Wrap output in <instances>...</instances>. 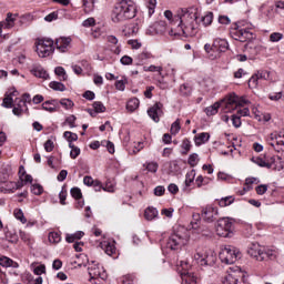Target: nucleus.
I'll return each mask as SVG.
<instances>
[{"label":"nucleus","instance_id":"c9c22d12","mask_svg":"<svg viewBox=\"0 0 284 284\" xmlns=\"http://www.w3.org/2000/svg\"><path fill=\"white\" fill-rule=\"evenodd\" d=\"M49 87L51 88V90H55V92H65V84L61 82H58V81L50 82Z\"/></svg>","mask_w":284,"mask_h":284},{"label":"nucleus","instance_id":"0eeeda50","mask_svg":"<svg viewBox=\"0 0 284 284\" xmlns=\"http://www.w3.org/2000/svg\"><path fill=\"white\" fill-rule=\"evenodd\" d=\"M187 241H190V236H187L186 232L176 231L172 233L171 236L169 237L166 246L170 250H181L183 245L187 244Z\"/></svg>","mask_w":284,"mask_h":284},{"label":"nucleus","instance_id":"bf43d9fd","mask_svg":"<svg viewBox=\"0 0 284 284\" xmlns=\"http://www.w3.org/2000/svg\"><path fill=\"white\" fill-rule=\"evenodd\" d=\"M93 109L97 113L105 112V105H103V103L99 101L93 103Z\"/></svg>","mask_w":284,"mask_h":284},{"label":"nucleus","instance_id":"9d476101","mask_svg":"<svg viewBox=\"0 0 284 284\" xmlns=\"http://www.w3.org/2000/svg\"><path fill=\"white\" fill-rule=\"evenodd\" d=\"M32 99L29 93L22 95V98H16L13 103V114L16 116H21L24 112H28V103H31Z\"/></svg>","mask_w":284,"mask_h":284},{"label":"nucleus","instance_id":"e2e57ef3","mask_svg":"<svg viewBox=\"0 0 284 284\" xmlns=\"http://www.w3.org/2000/svg\"><path fill=\"white\" fill-rule=\"evenodd\" d=\"M195 184L197 185V187H203V185H207V180H205L203 175H199L195 180Z\"/></svg>","mask_w":284,"mask_h":284},{"label":"nucleus","instance_id":"f3484780","mask_svg":"<svg viewBox=\"0 0 284 284\" xmlns=\"http://www.w3.org/2000/svg\"><path fill=\"white\" fill-rule=\"evenodd\" d=\"M12 174H14V169L10 164H0V184L8 183L10 179H12Z\"/></svg>","mask_w":284,"mask_h":284},{"label":"nucleus","instance_id":"412c9836","mask_svg":"<svg viewBox=\"0 0 284 284\" xmlns=\"http://www.w3.org/2000/svg\"><path fill=\"white\" fill-rule=\"evenodd\" d=\"M246 50L253 57H256V54H261V52H265L267 48H265L263 44H254V42H248L246 43Z\"/></svg>","mask_w":284,"mask_h":284},{"label":"nucleus","instance_id":"79ce46f5","mask_svg":"<svg viewBox=\"0 0 284 284\" xmlns=\"http://www.w3.org/2000/svg\"><path fill=\"white\" fill-rule=\"evenodd\" d=\"M214 20V13L207 12L204 17H202L203 26H212V21Z\"/></svg>","mask_w":284,"mask_h":284},{"label":"nucleus","instance_id":"de8ad7c7","mask_svg":"<svg viewBox=\"0 0 284 284\" xmlns=\"http://www.w3.org/2000/svg\"><path fill=\"white\" fill-rule=\"evenodd\" d=\"M195 176H196V172L194 170H192L191 172H189L186 174V179H185L186 187H190V185H192V183L194 182Z\"/></svg>","mask_w":284,"mask_h":284},{"label":"nucleus","instance_id":"c03bdc74","mask_svg":"<svg viewBox=\"0 0 284 284\" xmlns=\"http://www.w3.org/2000/svg\"><path fill=\"white\" fill-rule=\"evenodd\" d=\"M125 85H128V78H123L122 80H118L115 82V88L120 92H123L125 90Z\"/></svg>","mask_w":284,"mask_h":284},{"label":"nucleus","instance_id":"dca6fc26","mask_svg":"<svg viewBox=\"0 0 284 284\" xmlns=\"http://www.w3.org/2000/svg\"><path fill=\"white\" fill-rule=\"evenodd\" d=\"M0 185H4L0 187V192H2V194H14L17 190H21V187H23V183L12 182L9 180L7 181V183H0Z\"/></svg>","mask_w":284,"mask_h":284},{"label":"nucleus","instance_id":"a19ab883","mask_svg":"<svg viewBox=\"0 0 284 284\" xmlns=\"http://www.w3.org/2000/svg\"><path fill=\"white\" fill-rule=\"evenodd\" d=\"M144 168L148 170V172H152L153 174H155V172L159 171V163L148 162L146 164H144Z\"/></svg>","mask_w":284,"mask_h":284},{"label":"nucleus","instance_id":"f03ea898","mask_svg":"<svg viewBox=\"0 0 284 284\" xmlns=\"http://www.w3.org/2000/svg\"><path fill=\"white\" fill-rule=\"evenodd\" d=\"M136 17V7L132 0H121L115 4L111 18L114 23L125 21L128 19H134Z\"/></svg>","mask_w":284,"mask_h":284},{"label":"nucleus","instance_id":"4468645a","mask_svg":"<svg viewBox=\"0 0 284 284\" xmlns=\"http://www.w3.org/2000/svg\"><path fill=\"white\" fill-rule=\"evenodd\" d=\"M267 143L276 152H284V134H281L276 131L271 133L267 138Z\"/></svg>","mask_w":284,"mask_h":284},{"label":"nucleus","instance_id":"4c0bfd02","mask_svg":"<svg viewBox=\"0 0 284 284\" xmlns=\"http://www.w3.org/2000/svg\"><path fill=\"white\" fill-rule=\"evenodd\" d=\"M54 72L57 77H59L60 81H68V73H65V69H63V67H57Z\"/></svg>","mask_w":284,"mask_h":284},{"label":"nucleus","instance_id":"a18cd8bd","mask_svg":"<svg viewBox=\"0 0 284 284\" xmlns=\"http://www.w3.org/2000/svg\"><path fill=\"white\" fill-rule=\"evenodd\" d=\"M69 148H71V152H70L71 159H77V156L81 154V149H79V146H75L74 144L69 143Z\"/></svg>","mask_w":284,"mask_h":284},{"label":"nucleus","instance_id":"49530a36","mask_svg":"<svg viewBox=\"0 0 284 284\" xmlns=\"http://www.w3.org/2000/svg\"><path fill=\"white\" fill-rule=\"evenodd\" d=\"M180 131H181V120L178 119L171 125V134H174V135L179 134Z\"/></svg>","mask_w":284,"mask_h":284},{"label":"nucleus","instance_id":"4be33fe9","mask_svg":"<svg viewBox=\"0 0 284 284\" xmlns=\"http://www.w3.org/2000/svg\"><path fill=\"white\" fill-rule=\"evenodd\" d=\"M70 43H72L71 38H59L55 40V47L59 52H67L68 48H70Z\"/></svg>","mask_w":284,"mask_h":284},{"label":"nucleus","instance_id":"7c9ffc66","mask_svg":"<svg viewBox=\"0 0 284 284\" xmlns=\"http://www.w3.org/2000/svg\"><path fill=\"white\" fill-rule=\"evenodd\" d=\"M210 141V133H200L195 136V145H203Z\"/></svg>","mask_w":284,"mask_h":284},{"label":"nucleus","instance_id":"473e14b6","mask_svg":"<svg viewBox=\"0 0 284 284\" xmlns=\"http://www.w3.org/2000/svg\"><path fill=\"white\" fill-rule=\"evenodd\" d=\"M182 282L186 284H196V276L193 273H182Z\"/></svg>","mask_w":284,"mask_h":284},{"label":"nucleus","instance_id":"bb28decb","mask_svg":"<svg viewBox=\"0 0 284 284\" xmlns=\"http://www.w3.org/2000/svg\"><path fill=\"white\" fill-rule=\"evenodd\" d=\"M83 236H85V233H83L82 231H77L73 234H67L65 241L67 243H74V241H81Z\"/></svg>","mask_w":284,"mask_h":284},{"label":"nucleus","instance_id":"9b49d317","mask_svg":"<svg viewBox=\"0 0 284 284\" xmlns=\"http://www.w3.org/2000/svg\"><path fill=\"white\" fill-rule=\"evenodd\" d=\"M194 261L197 265L205 266V265H214L216 261V256L212 251L202 250L197 251L194 255Z\"/></svg>","mask_w":284,"mask_h":284},{"label":"nucleus","instance_id":"5fc2aeb1","mask_svg":"<svg viewBox=\"0 0 284 284\" xmlns=\"http://www.w3.org/2000/svg\"><path fill=\"white\" fill-rule=\"evenodd\" d=\"M146 8L149 10V17H152L154 10H156V0H149Z\"/></svg>","mask_w":284,"mask_h":284},{"label":"nucleus","instance_id":"393cba45","mask_svg":"<svg viewBox=\"0 0 284 284\" xmlns=\"http://www.w3.org/2000/svg\"><path fill=\"white\" fill-rule=\"evenodd\" d=\"M42 109L47 112H57L59 109V102L57 100L45 101L42 103Z\"/></svg>","mask_w":284,"mask_h":284},{"label":"nucleus","instance_id":"0e129e2a","mask_svg":"<svg viewBox=\"0 0 284 284\" xmlns=\"http://www.w3.org/2000/svg\"><path fill=\"white\" fill-rule=\"evenodd\" d=\"M257 85H258V77H256V74H254L248 80V88H257Z\"/></svg>","mask_w":284,"mask_h":284},{"label":"nucleus","instance_id":"a878e982","mask_svg":"<svg viewBox=\"0 0 284 284\" xmlns=\"http://www.w3.org/2000/svg\"><path fill=\"white\" fill-rule=\"evenodd\" d=\"M0 265L1 267H13V268L19 267V263L12 261V258L8 256H0Z\"/></svg>","mask_w":284,"mask_h":284},{"label":"nucleus","instance_id":"2eb2a0df","mask_svg":"<svg viewBox=\"0 0 284 284\" xmlns=\"http://www.w3.org/2000/svg\"><path fill=\"white\" fill-rule=\"evenodd\" d=\"M201 216L206 223H214L219 219V209L209 205L202 209Z\"/></svg>","mask_w":284,"mask_h":284},{"label":"nucleus","instance_id":"8fccbe9b","mask_svg":"<svg viewBox=\"0 0 284 284\" xmlns=\"http://www.w3.org/2000/svg\"><path fill=\"white\" fill-rule=\"evenodd\" d=\"M180 92L183 97H190L192 94V87L187 84H182L180 87Z\"/></svg>","mask_w":284,"mask_h":284},{"label":"nucleus","instance_id":"39448f33","mask_svg":"<svg viewBox=\"0 0 284 284\" xmlns=\"http://www.w3.org/2000/svg\"><path fill=\"white\" fill-rule=\"evenodd\" d=\"M216 234L223 239H232L234 236V221L230 217H222L216 224Z\"/></svg>","mask_w":284,"mask_h":284},{"label":"nucleus","instance_id":"f257e3e1","mask_svg":"<svg viewBox=\"0 0 284 284\" xmlns=\"http://www.w3.org/2000/svg\"><path fill=\"white\" fill-rule=\"evenodd\" d=\"M199 19V16L195 11L182 9L178 17L173 20V26H176V29L174 27L171 28L170 34H173L176 37L183 36V37H194L196 34V20Z\"/></svg>","mask_w":284,"mask_h":284},{"label":"nucleus","instance_id":"ea45409f","mask_svg":"<svg viewBox=\"0 0 284 284\" xmlns=\"http://www.w3.org/2000/svg\"><path fill=\"white\" fill-rule=\"evenodd\" d=\"M49 243H61V234H59L58 232H50L49 233Z\"/></svg>","mask_w":284,"mask_h":284},{"label":"nucleus","instance_id":"6e6d98bb","mask_svg":"<svg viewBox=\"0 0 284 284\" xmlns=\"http://www.w3.org/2000/svg\"><path fill=\"white\" fill-rule=\"evenodd\" d=\"M263 256H265V258H270V261H274L276 260L277 252L274 250H266L264 251Z\"/></svg>","mask_w":284,"mask_h":284},{"label":"nucleus","instance_id":"b1692460","mask_svg":"<svg viewBox=\"0 0 284 284\" xmlns=\"http://www.w3.org/2000/svg\"><path fill=\"white\" fill-rule=\"evenodd\" d=\"M19 183H22V185H28V183H32V175L26 174V168L20 166L19 168Z\"/></svg>","mask_w":284,"mask_h":284},{"label":"nucleus","instance_id":"37998d69","mask_svg":"<svg viewBox=\"0 0 284 284\" xmlns=\"http://www.w3.org/2000/svg\"><path fill=\"white\" fill-rule=\"evenodd\" d=\"M12 105H14V99L6 94L4 99L2 100V108H12Z\"/></svg>","mask_w":284,"mask_h":284},{"label":"nucleus","instance_id":"c85d7f7f","mask_svg":"<svg viewBox=\"0 0 284 284\" xmlns=\"http://www.w3.org/2000/svg\"><path fill=\"white\" fill-rule=\"evenodd\" d=\"M159 216V211L155 207H148L144 211V217L146 221H154Z\"/></svg>","mask_w":284,"mask_h":284},{"label":"nucleus","instance_id":"603ef678","mask_svg":"<svg viewBox=\"0 0 284 284\" xmlns=\"http://www.w3.org/2000/svg\"><path fill=\"white\" fill-rule=\"evenodd\" d=\"M6 239L8 240L9 243H17V241L19 240V236L16 233H12V231H7Z\"/></svg>","mask_w":284,"mask_h":284},{"label":"nucleus","instance_id":"680f3d73","mask_svg":"<svg viewBox=\"0 0 284 284\" xmlns=\"http://www.w3.org/2000/svg\"><path fill=\"white\" fill-rule=\"evenodd\" d=\"M71 196L75 200L81 199V196H83V194L81 193V189L79 187L71 189Z\"/></svg>","mask_w":284,"mask_h":284},{"label":"nucleus","instance_id":"2f4dec72","mask_svg":"<svg viewBox=\"0 0 284 284\" xmlns=\"http://www.w3.org/2000/svg\"><path fill=\"white\" fill-rule=\"evenodd\" d=\"M150 59H154V55L148 50H143L138 55V60L140 61V63H145V61H150Z\"/></svg>","mask_w":284,"mask_h":284},{"label":"nucleus","instance_id":"864d4df0","mask_svg":"<svg viewBox=\"0 0 284 284\" xmlns=\"http://www.w3.org/2000/svg\"><path fill=\"white\" fill-rule=\"evenodd\" d=\"M189 165H191V168H195V165H197L199 163V154L193 153L189 156L187 160Z\"/></svg>","mask_w":284,"mask_h":284},{"label":"nucleus","instance_id":"7ed1b4c3","mask_svg":"<svg viewBox=\"0 0 284 284\" xmlns=\"http://www.w3.org/2000/svg\"><path fill=\"white\" fill-rule=\"evenodd\" d=\"M230 49V44L227 43V40L216 38L213 41V44L206 43L204 45V50L206 54H209V59L214 61V59H219L221 57V52H227Z\"/></svg>","mask_w":284,"mask_h":284},{"label":"nucleus","instance_id":"6e6552de","mask_svg":"<svg viewBox=\"0 0 284 284\" xmlns=\"http://www.w3.org/2000/svg\"><path fill=\"white\" fill-rule=\"evenodd\" d=\"M247 278V273L236 267L231 268L227 274L222 278L223 284H244Z\"/></svg>","mask_w":284,"mask_h":284},{"label":"nucleus","instance_id":"338daca9","mask_svg":"<svg viewBox=\"0 0 284 284\" xmlns=\"http://www.w3.org/2000/svg\"><path fill=\"white\" fill-rule=\"evenodd\" d=\"M132 57L130 55H124L120 59V63H122V65H132Z\"/></svg>","mask_w":284,"mask_h":284},{"label":"nucleus","instance_id":"09e8293b","mask_svg":"<svg viewBox=\"0 0 284 284\" xmlns=\"http://www.w3.org/2000/svg\"><path fill=\"white\" fill-rule=\"evenodd\" d=\"M144 72H159L161 74L163 72V67H156L151 64L150 67H143Z\"/></svg>","mask_w":284,"mask_h":284},{"label":"nucleus","instance_id":"f8f14e48","mask_svg":"<svg viewBox=\"0 0 284 284\" xmlns=\"http://www.w3.org/2000/svg\"><path fill=\"white\" fill-rule=\"evenodd\" d=\"M231 36L235 41H241V43H245V41H252L254 39V34L250 31V28L237 27L231 31Z\"/></svg>","mask_w":284,"mask_h":284},{"label":"nucleus","instance_id":"20e7f679","mask_svg":"<svg viewBox=\"0 0 284 284\" xmlns=\"http://www.w3.org/2000/svg\"><path fill=\"white\" fill-rule=\"evenodd\" d=\"M241 258V250L232 245H225L220 251V261L225 265H234Z\"/></svg>","mask_w":284,"mask_h":284},{"label":"nucleus","instance_id":"052dcab7","mask_svg":"<svg viewBox=\"0 0 284 284\" xmlns=\"http://www.w3.org/2000/svg\"><path fill=\"white\" fill-rule=\"evenodd\" d=\"M60 103L67 110H70L71 108H74V102L70 99H62Z\"/></svg>","mask_w":284,"mask_h":284},{"label":"nucleus","instance_id":"6ab92c4d","mask_svg":"<svg viewBox=\"0 0 284 284\" xmlns=\"http://www.w3.org/2000/svg\"><path fill=\"white\" fill-rule=\"evenodd\" d=\"M247 254L253 258H256V261H265V256L263 255L264 248H262V246L258 244H251L247 250Z\"/></svg>","mask_w":284,"mask_h":284},{"label":"nucleus","instance_id":"c756f323","mask_svg":"<svg viewBox=\"0 0 284 284\" xmlns=\"http://www.w3.org/2000/svg\"><path fill=\"white\" fill-rule=\"evenodd\" d=\"M140 104H141V102L139 101V99H136V98L130 99L126 102L128 112H134L135 110H139Z\"/></svg>","mask_w":284,"mask_h":284},{"label":"nucleus","instance_id":"1a4fd4ad","mask_svg":"<svg viewBox=\"0 0 284 284\" xmlns=\"http://www.w3.org/2000/svg\"><path fill=\"white\" fill-rule=\"evenodd\" d=\"M224 100L226 112H233L236 108H243L250 103L245 98H239L236 93H230Z\"/></svg>","mask_w":284,"mask_h":284},{"label":"nucleus","instance_id":"5701e85b","mask_svg":"<svg viewBox=\"0 0 284 284\" xmlns=\"http://www.w3.org/2000/svg\"><path fill=\"white\" fill-rule=\"evenodd\" d=\"M225 108V100H222L221 102H215L213 105L207 106L204 112L207 116H214V114H219V108Z\"/></svg>","mask_w":284,"mask_h":284},{"label":"nucleus","instance_id":"58836bf2","mask_svg":"<svg viewBox=\"0 0 284 284\" xmlns=\"http://www.w3.org/2000/svg\"><path fill=\"white\" fill-rule=\"evenodd\" d=\"M13 216L14 219H17V221H21L23 224L28 223V220L26 219V215L23 214V211L21 209H14Z\"/></svg>","mask_w":284,"mask_h":284},{"label":"nucleus","instance_id":"774afa93","mask_svg":"<svg viewBox=\"0 0 284 284\" xmlns=\"http://www.w3.org/2000/svg\"><path fill=\"white\" fill-rule=\"evenodd\" d=\"M13 63H19V65H24L26 63V55L24 54H20L18 55L16 59H13Z\"/></svg>","mask_w":284,"mask_h":284},{"label":"nucleus","instance_id":"13d9d810","mask_svg":"<svg viewBox=\"0 0 284 284\" xmlns=\"http://www.w3.org/2000/svg\"><path fill=\"white\" fill-rule=\"evenodd\" d=\"M281 39H283V33L281 32H273L270 36V41L272 43H277V41H281Z\"/></svg>","mask_w":284,"mask_h":284},{"label":"nucleus","instance_id":"4d7b16f0","mask_svg":"<svg viewBox=\"0 0 284 284\" xmlns=\"http://www.w3.org/2000/svg\"><path fill=\"white\" fill-rule=\"evenodd\" d=\"M64 139L69 141V143H72V141H77L79 139V135L77 133H72L70 131L64 132L63 134Z\"/></svg>","mask_w":284,"mask_h":284},{"label":"nucleus","instance_id":"72a5a7b5","mask_svg":"<svg viewBox=\"0 0 284 284\" xmlns=\"http://www.w3.org/2000/svg\"><path fill=\"white\" fill-rule=\"evenodd\" d=\"M82 6L85 14H90L94 10V0H82Z\"/></svg>","mask_w":284,"mask_h":284},{"label":"nucleus","instance_id":"a211bd4d","mask_svg":"<svg viewBox=\"0 0 284 284\" xmlns=\"http://www.w3.org/2000/svg\"><path fill=\"white\" fill-rule=\"evenodd\" d=\"M148 114L150 119H152L155 123H159L160 116L163 114V104L161 102L155 103L148 110Z\"/></svg>","mask_w":284,"mask_h":284},{"label":"nucleus","instance_id":"3c124183","mask_svg":"<svg viewBox=\"0 0 284 284\" xmlns=\"http://www.w3.org/2000/svg\"><path fill=\"white\" fill-rule=\"evenodd\" d=\"M32 21H34V16H32L31 13H26L20 17L21 26H23V23H30Z\"/></svg>","mask_w":284,"mask_h":284},{"label":"nucleus","instance_id":"69168bd1","mask_svg":"<svg viewBox=\"0 0 284 284\" xmlns=\"http://www.w3.org/2000/svg\"><path fill=\"white\" fill-rule=\"evenodd\" d=\"M95 20H94V18H88L87 20H84L83 22H82V26H83V28H92L93 26H95Z\"/></svg>","mask_w":284,"mask_h":284},{"label":"nucleus","instance_id":"e433bc0d","mask_svg":"<svg viewBox=\"0 0 284 284\" xmlns=\"http://www.w3.org/2000/svg\"><path fill=\"white\" fill-rule=\"evenodd\" d=\"M217 203L220 207H227L229 205H232V203H234V197L233 196L222 197L221 200H217Z\"/></svg>","mask_w":284,"mask_h":284},{"label":"nucleus","instance_id":"ddd939ff","mask_svg":"<svg viewBox=\"0 0 284 284\" xmlns=\"http://www.w3.org/2000/svg\"><path fill=\"white\" fill-rule=\"evenodd\" d=\"M88 272L90 276V282L98 281V278H101L102 281H105L108 278V275L105 274V271L103 267H101L99 264L91 262L88 266Z\"/></svg>","mask_w":284,"mask_h":284},{"label":"nucleus","instance_id":"aec40b11","mask_svg":"<svg viewBox=\"0 0 284 284\" xmlns=\"http://www.w3.org/2000/svg\"><path fill=\"white\" fill-rule=\"evenodd\" d=\"M19 14L17 13H7V18L0 22V26L3 27V30H12Z\"/></svg>","mask_w":284,"mask_h":284},{"label":"nucleus","instance_id":"cd10ccee","mask_svg":"<svg viewBox=\"0 0 284 284\" xmlns=\"http://www.w3.org/2000/svg\"><path fill=\"white\" fill-rule=\"evenodd\" d=\"M251 161L260 168H267V170H270V163L267 162V159H265V156H253Z\"/></svg>","mask_w":284,"mask_h":284},{"label":"nucleus","instance_id":"f704fd0d","mask_svg":"<svg viewBox=\"0 0 284 284\" xmlns=\"http://www.w3.org/2000/svg\"><path fill=\"white\" fill-rule=\"evenodd\" d=\"M104 252L105 254H108V256H113L114 254H116V246H114V244L110 243V242H104Z\"/></svg>","mask_w":284,"mask_h":284},{"label":"nucleus","instance_id":"423d86ee","mask_svg":"<svg viewBox=\"0 0 284 284\" xmlns=\"http://www.w3.org/2000/svg\"><path fill=\"white\" fill-rule=\"evenodd\" d=\"M37 52L41 59L54 53V40L50 38H38Z\"/></svg>","mask_w":284,"mask_h":284}]
</instances>
